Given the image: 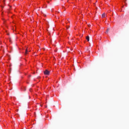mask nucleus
<instances>
[{
    "label": "nucleus",
    "instance_id": "20e7f679",
    "mask_svg": "<svg viewBox=\"0 0 129 129\" xmlns=\"http://www.w3.org/2000/svg\"><path fill=\"white\" fill-rule=\"evenodd\" d=\"M25 54H26V55H27V54H28V49L26 50Z\"/></svg>",
    "mask_w": 129,
    "mask_h": 129
},
{
    "label": "nucleus",
    "instance_id": "7ed1b4c3",
    "mask_svg": "<svg viewBox=\"0 0 129 129\" xmlns=\"http://www.w3.org/2000/svg\"><path fill=\"white\" fill-rule=\"evenodd\" d=\"M86 40L88 41V42H89V37L88 36L86 37Z\"/></svg>",
    "mask_w": 129,
    "mask_h": 129
},
{
    "label": "nucleus",
    "instance_id": "f03ea898",
    "mask_svg": "<svg viewBox=\"0 0 129 129\" xmlns=\"http://www.w3.org/2000/svg\"><path fill=\"white\" fill-rule=\"evenodd\" d=\"M102 18H105V13H103L102 15Z\"/></svg>",
    "mask_w": 129,
    "mask_h": 129
},
{
    "label": "nucleus",
    "instance_id": "f257e3e1",
    "mask_svg": "<svg viewBox=\"0 0 129 129\" xmlns=\"http://www.w3.org/2000/svg\"><path fill=\"white\" fill-rule=\"evenodd\" d=\"M44 75H50V71H48L47 70H46L44 71Z\"/></svg>",
    "mask_w": 129,
    "mask_h": 129
}]
</instances>
